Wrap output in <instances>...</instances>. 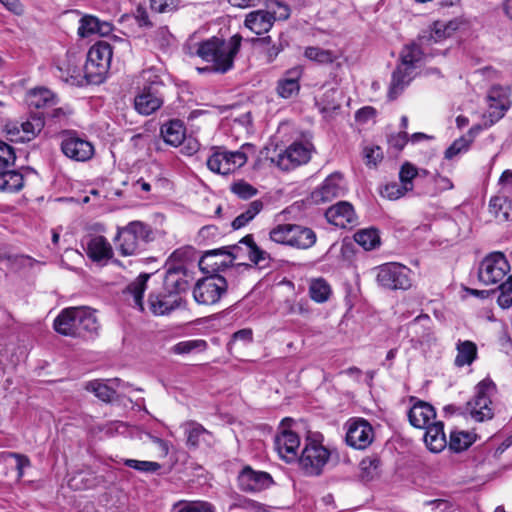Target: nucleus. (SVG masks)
Here are the masks:
<instances>
[{
	"mask_svg": "<svg viewBox=\"0 0 512 512\" xmlns=\"http://www.w3.org/2000/svg\"><path fill=\"white\" fill-rule=\"evenodd\" d=\"M113 47L106 41H98L91 46L84 65L85 77L89 82L100 83L109 71Z\"/></svg>",
	"mask_w": 512,
	"mask_h": 512,
	"instance_id": "6",
	"label": "nucleus"
},
{
	"mask_svg": "<svg viewBox=\"0 0 512 512\" xmlns=\"http://www.w3.org/2000/svg\"><path fill=\"white\" fill-rule=\"evenodd\" d=\"M510 270V264L501 252H493L486 256L479 266L478 278L485 284L500 282Z\"/></svg>",
	"mask_w": 512,
	"mask_h": 512,
	"instance_id": "12",
	"label": "nucleus"
},
{
	"mask_svg": "<svg viewBox=\"0 0 512 512\" xmlns=\"http://www.w3.org/2000/svg\"><path fill=\"white\" fill-rule=\"evenodd\" d=\"M135 110L141 114L148 116L157 111L162 105V98H133Z\"/></svg>",
	"mask_w": 512,
	"mask_h": 512,
	"instance_id": "46",
	"label": "nucleus"
},
{
	"mask_svg": "<svg viewBox=\"0 0 512 512\" xmlns=\"http://www.w3.org/2000/svg\"><path fill=\"white\" fill-rule=\"evenodd\" d=\"M265 158L269 159L272 163H275L283 170L288 169V166L284 164L285 158H288V147L279 145L276 142V138L265 147Z\"/></svg>",
	"mask_w": 512,
	"mask_h": 512,
	"instance_id": "41",
	"label": "nucleus"
},
{
	"mask_svg": "<svg viewBox=\"0 0 512 512\" xmlns=\"http://www.w3.org/2000/svg\"><path fill=\"white\" fill-rule=\"evenodd\" d=\"M208 348V344L204 339H190L176 343L171 347V352L176 355L190 354L193 352H204Z\"/></svg>",
	"mask_w": 512,
	"mask_h": 512,
	"instance_id": "43",
	"label": "nucleus"
},
{
	"mask_svg": "<svg viewBox=\"0 0 512 512\" xmlns=\"http://www.w3.org/2000/svg\"><path fill=\"white\" fill-rule=\"evenodd\" d=\"M160 135L166 144L178 147L186 139V127L181 120L172 119L161 126Z\"/></svg>",
	"mask_w": 512,
	"mask_h": 512,
	"instance_id": "26",
	"label": "nucleus"
},
{
	"mask_svg": "<svg viewBox=\"0 0 512 512\" xmlns=\"http://www.w3.org/2000/svg\"><path fill=\"white\" fill-rule=\"evenodd\" d=\"M237 484L243 492L258 493L270 488L274 480L268 472L254 470L250 465H245L237 476Z\"/></svg>",
	"mask_w": 512,
	"mask_h": 512,
	"instance_id": "17",
	"label": "nucleus"
},
{
	"mask_svg": "<svg viewBox=\"0 0 512 512\" xmlns=\"http://www.w3.org/2000/svg\"><path fill=\"white\" fill-rule=\"evenodd\" d=\"M230 191L243 200H248L258 193V190L245 180L234 182L230 187Z\"/></svg>",
	"mask_w": 512,
	"mask_h": 512,
	"instance_id": "52",
	"label": "nucleus"
},
{
	"mask_svg": "<svg viewBox=\"0 0 512 512\" xmlns=\"http://www.w3.org/2000/svg\"><path fill=\"white\" fill-rule=\"evenodd\" d=\"M417 175V168L413 164L405 162L400 168L399 180L406 188H408V190L411 191L413 189V179L416 178Z\"/></svg>",
	"mask_w": 512,
	"mask_h": 512,
	"instance_id": "55",
	"label": "nucleus"
},
{
	"mask_svg": "<svg viewBox=\"0 0 512 512\" xmlns=\"http://www.w3.org/2000/svg\"><path fill=\"white\" fill-rule=\"evenodd\" d=\"M86 389L93 392L103 402H110L116 393L113 388L99 380L88 382Z\"/></svg>",
	"mask_w": 512,
	"mask_h": 512,
	"instance_id": "49",
	"label": "nucleus"
},
{
	"mask_svg": "<svg viewBox=\"0 0 512 512\" xmlns=\"http://www.w3.org/2000/svg\"><path fill=\"white\" fill-rule=\"evenodd\" d=\"M135 85V96H156L166 93V85L161 76L152 69L142 71L136 78Z\"/></svg>",
	"mask_w": 512,
	"mask_h": 512,
	"instance_id": "20",
	"label": "nucleus"
},
{
	"mask_svg": "<svg viewBox=\"0 0 512 512\" xmlns=\"http://www.w3.org/2000/svg\"><path fill=\"white\" fill-rule=\"evenodd\" d=\"M228 282L220 274L207 275L199 279L193 288V298L199 305L212 306L227 294Z\"/></svg>",
	"mask_w": 512,
	"mask_h": 512,
	"instance_id": "9",
	"label": "nucleus"
},
{
	"mask_svg": "<svg viewBox=\"0 0 512 512\" xmlns=\"http://www.w3.org/2000/svg\"><path fill=\"white\" fill-rule=\"evenodd\" d=\"M475 441V438L468 432H451L449 440L450 450L459 453L467 450Z\"/></svg>",
	"mask_w": 512,
	"mask_h": 512,
	"instance_id": "45",
	"label": "nucleus"
},
{
	"mask_svg": "<svg viewBox=\"0 0 512 512\" xmlns=\"http://www.w3.org/2000/svg\"><path fill=\"white\" fill-rule=\"evenodd\" d=\"M45 126L44 113L40 111L31 112L28 118L21 123L7 121L3 125V133L8 141L12 143H28L34 140Z\"/></svg>",
	"mask_w": 512,
	"mask_h": 512,
	"instance_id": "7",
	"label": "nucleus"
},
{
	"mask_svg": "<svg viewBox=\"0 0 512 512\" xmlns=\"http://www.w3.org/2000/svg\"><path fill=\"white\" fill-rule=\"evenodd\" d=\"M328 223L341 228L352 229L358 225V217L350 202L339 201L330 206L325 212Z\"/></svg>",
	"mask_w": 512,
	"mask_h": 512,
	"instance_id": "18",
	"label": "nucleus"
},
{
	"mask_svg": "<svg viewBox=\"0 0 512 512\" xmlns=\"http://www.w3.org/2000/svg\"><path fill=\"white\" fill-rule=\"evenodd\" d=\"M9 456L15 458L17 477L18 479H21L24 476V468L29 467L31 465L30 459L26 455L15 452L9 453Z\"/></svg>",
	"mask_w": 512,
	"mask_h": 512,
	"instance_id": "64",
	"label": "nucleus"
},
{
	"mask_svg": "<svg viewBox=\"0 0 512 512\" xmlns=\"http://www.w3.org/2000/svg\"><path fill=\"white\" fill-rule=\"evenodd\" d=\"M186 425V445L189 449L196 450L200 443L205 441V436H211V432L196 421H188Z\"/></svg>",
	"mask_w": 512,
	"mask_h": 512,
	"instance_id": "37",
	"label": "nucleus"
},
{
	"mask_svg": "<svg viewBox=\"0 0 512 512\" xmlns=\"http://www.w3.org/2000/svg\"><path fill=\"white\" fill-rule=\"evenodd\" d=\"M274 20V15L269 11L256 10L246 16L245 25L255 34L261 35L271 29Z\"/></svg>",
	"mask_w": 512,
	"mask_h": 512,
	"instance_id": "30",
	"label": "nucleus"
},
{
	"mask_svg": "<svg viewBox=\"0 0 512 512\" xmlns=\"http://www.w3.org/2000/svg\"><path fill=\"white\" fill-rule=\"evenodd\" d=\"M446 38H448V36L445 31H443L442 27L438 26V21H435L429 30L423 31V33L418 37V40L421 45H427L428 47L431 44L441 42Z\"/></svg>",
	"mask_w": 512,
	"mask_h": 512,
	"instance_id": "47",
	"label": "nucleus"
},
{
	"mask_svg": "<svg viewBox=\"0 0 512 512\" xmlns=\"http://www.w3.org/2000/svg\"><path fill=\"white\" fill-rule=\"evenodd\" d=\"M175 512H216L215 507L207 501L180 500L173 505Z\"/></svg>",
	"mask_w": 512,
	"mask_h": 512,
	"instance_id": "44",
	"label": "nucleus"
},
{
	"mask_svg": "<svg viewBox=\"0 0 512 512\" xmlns=\"http://www.w3.org/2000/svg\"><path fill=\"white\" fill-rule=\"evenodd\" d=\"M292 418H290V454L297 455V449L300 446L301 433L293 429L294 426H298Z\"/></svg>",
	"mask_w": 512,
	"mask_h": 512,
	"instance_id": "63",
	"label": "nucleus"
},
{
	"mask_svg": "<svg viewBox=\"0 0 512 512\" xmlns=\"http://www.w3.org/2000/svg\"><path fill=\"white\" fill-rule=\"evenodd\" d=\"M410 402L413 405L408 411L409 423L414 428L425 429L431 424L430 421L436 417L434 407L430 403L419 400L414 396L410 397Z\"/></svg>",
	"mask_w": 512,
	"mask_h": 512,
	"instance_id": "22",
	"label": "nucleus"
},
{
	"mask_svg": "<svg viewBox=\"0 0 512 512\" xmlns=\"http://www.w3.org/2000/svg\"><path fill=\"white\" fill-rule=\"evenodd\" d=\"M408 191V188H406L401 182L398 183L394 181L385 184L380 190V193L383 197H386L389 200H397L404 196Z\"/></svg>",
	"mask_w": 512,
	"mask_h": 512,
	"instance_id": "53",
	"label": "nucleus"
},
{
	"mask_svg": "<svg viewBox=\"0 0 512 512\" xmlns=\"http://www.w3.org/2000/svg\"><path fill=\"white\" fill-rule=\"evenodd\" d=\"M60 147L66 157L77 162L88 161L95 153L93 144L72 130L63 131Z\"/></svg>",
	"mask_w": 512,
	"mask_h": 512,
	"instance_id": "11",
	"label": "nucleus"
},
{
	"mask_svg": "<svg viewBox=\"0 0 512 512\" xmlns=\"http://www.w3.org/2000/svg\"><path fill=\"white\" fill-rule=\"evenodd\" d=\"M488 108L483 114L485 127L489 128L504 117L508 109L511 107L509 98H487Z\"/></svg>",
	"mask_w": 512,
	"mask_h": 512,
	"instance_id": "31",
	"label": "nucleus"
},
{
	"mask_svg": "<svg viewBox=\"0 0 512 512\" xmlns=\"http://www.w3.org/2000/svg\"><path fill=\"white\" fill-rule=\"evenodd\" d=\"M317 235L312 228L290 224V247L307 250L315 245Z\"/></svg>",
	"mask_w": 512,
	"mask_h": 512,
	"instance_id": "25",
	"label": "nucleus"
},
{
	"mask_svg": "<svg viewBox=\"0 0 512 512\" xmlns=\"http://www.w3.org/2000/svg\"><path fill=\"white\" fill-rule=\"evenodd\" d=\"M16 161L14 148L0 140V169L13 166Z\"/></svg>",
	"mask_w": 512,
	"mask_h": 512,
	"instance_id": "57",
	"label": "nucleus"
},
{
	"mask_svg": "<svg viewBox=\"0 0 512 512\" xmlns=\"http://www.w3.org/2000/svg\"><path fill=\"white\" fill-rule=\"evenodd\" d=\"M312 134L304 132L300 139H296L290 144V168L306 164L311 159V153L314 146L311 142Z\"/></svg>",
	"mask_w": 512,
	"mask_h": 512,
	"instance_id": "23",
	"label": "nucleus"
},
{
	"mask_svg": "<svg viewBox=\"0 0 512 512\" xmlns=\"http://www.w3.org/2000/svg\"><path fill=\"white\" fill-rule=\"evenodd\" d=\"M247 155L242 151L217 150L207 159L210 171L228 175L247 163Z\"/></svg>",
	"mask_w": 512,
	"mask_h": 512,
	"instance_id": "13",
	"label": "nucleus"
},
{
	"mask_svg": "<svg viewBox=\"0 0 512 512\" xmlns=\"http://www.w3.org/2000/svg\"><path fill=\"white\" fill-rule=\"evenodd\" d=\"M153 239V230L149 224L131 221L124 227H118L114 241L119 254L127 257L143 252Z\"/></svg>",
	"mask_w": 512,
	"mask_h": 512,
	"instance_id": "4",
	"label": "nucleus"
},
{
	"mask_svg": "<svg viewBox=\"0 0 512 512\" xmlns=\"http://www.w3.org/2000/svg\"><path fill=\"white\" fill-rule=\"evenodd\" d=\"M274 449L282 460L288 462V417L280 422V432L274 437Z\"/></svg>",
	"mask_w": 512,
	"mask_h": 512,
	"instance_id": "42",
	"label": "nucleus"
},
{
	"mask_svg": "<svg viewBox=\"0 0 512 512\" xmlns=\"http://www.w3.org/2000/svg\"><path fill=\"white\" fill-rule=\"evenodd\" d=\"M471 144V139H468L465 135L455 139L452 144L445 150V159L451 160L458 154L467 152L470 149Z\"/></svg>",
	"mask_w": 512,
	"mask_h": 512,
	"instance_id": "51",
	"label": "nucleus"
},
{
	"mask_svg": "<svg viewBox=\"0 0 512 512\" xmlns=\"http://www.w3.org/2000/svg\"><path fill=\"white\" fill-rule=\"evenodd\" d=\"M25 185L24 175L15 169H0V193H18Z\"/></svg>",
	"mask_w": 512,
	"mask_h": 512,
	"instance_id": "29",
	"label": "nucleus"
},
{
	"mask_svg": "<svg viewBox=\"0 0 512 512\" xmlns=\"http://www.w3.org/2000/svg\"><path fill=\"white\" fill-rule=\"evenodd\" d=\"M191 277L186 266L182 263L167 262L162 288L170 294L181 297L190 286Z\"/></svg>",
	"mask_w": 512,
	"mask_h": 512,
	"instance_id": "15",
	"label": "nucleus"
},
{
	"mask_svg": "<svg viewBox=\"0 0 512 512\" xmlns=\"http://www.w3.org/2000/svg\"><path fill=\"white\" fill-rule=\"evenodd\" d=\"M500 294L497 303L501 308L507 309L512 306V275L499 286Z\"/></svg>",
	"mask_w": 512,
	"mask_h": 512,
	"instance_id": "54",
	"label": "nucleus"
},
{
	"mask_svg": "<svg viewBox=\"0 0 512 512\" xmlns=\"http://www.w3.org/2000/svg\"><path fill=\"white\" fill-rule=\"evenodd\" d=\"M355 242L364 250L371 251L381 245L380 232L375 227L364 228L354 234Z\"/></svg>",
	"mask_w": 512,
	"mask_h": 512,
	"instance_id": "36",
	"label": "nucleus"
},
{
	"mask_svg": "<svg viewBox=\"0 0 512 512\" xmlns=\"http://www.w3.org/2000/svg\"><path fill=\"white\" fill-rule=\"evenodd\" d=\"M364 159L367 166H376L383 159V152L379 146L364 148Z\"/></svg>",
	"mask_w": 512,
	"mask_h": 512,
	"instance_id": "60",
	"label": "nucleus"
},
{
	"mask_svg": "<svg viewBox=\"0 0 512 512\" xmlns=\"http://www.w3.org/2000/svg\"><path fill=\"white\" fill-rule=\"evenodd\" d=\"M124 464L129 468L145 473H155L161 468V465L158 462L141 461L136 459H126Z\"/></svg>",
	"mask_w": 512,
	"mask_h": 512,
	"instance_id": "56",
	"label": "nucleus"
},
{
	"mask_svg": "<svg viewBox=\"0 0 512 512\" xmlns=\"http://www.w3.org/2000/svg\"><path fill=\"white\" fill-rule=\"evenodd\" d=\"M304 430V448L297 458L300 470L307 476H319L328 463L331 453L323 445V435L307 429L305 423H300Z\"/></svg>",
	"mask_w": 512,
	"mask_h": 512,
	"instance_id": "3",
	"label": "nucleus"
},
{
	"mask_svg": "<svg viewBox=\"0 0 512 512\" xmlns=\"http://www.w3.org/2000/svg\"><path fill=\"white\" fill-rule=\"evenodd\" d=\"M413 70L407 66L398 65L392 74V81L389 87V96L403 92L404 88L413 78Z\"/></svg>",
	"mask_w": 512,
	"mask_h": 512,
	"instance_id": "34",
	"label": "nucleus"
},
{
	"mask_svg": "<svg viewBox=\"0 0 512 512\" xmlns=\"http://www.w3.org/2000/svg\"><path fill=\"white\" fill-rule=\"evenodd\" d=\"M489 212L498 222L512 219V201L505 196H493L489 201Z\"/></svg>",
	"mask_w": 512,
	"mask_h": 512,
	"instance_id": "33",
	"label": "nucleus"
},
{
	"mask_svg": "<svg viewBox=\"0 0 512 512\" xmlns=\"http://www.w3.org/2000/svg\"><path fill=\"white\" fill-rule=\"evenodd\" d=\"M241 36L234 35L228 41L212 37L199 43L196 54L206 62H211V68H198L200 73L208 70L225 73L233 66L234 57L241 45Z\"/></svg>",
	"mask_w": 512,
	"mask_h": 512,
	"instance_id": "1",
	"label": "nucleus"
},
{
	"mask_svg": "<svg viewBox=\"0 0 512 512\" xmlns=\"http://www.w3.org/2000/svg\"><path fill=\"white\" fill-rule=\"evenodd\" d=\"M376 281L389 290H408L412 286L411 270L405 265L389 262L377 268Z\"/></svg>",
	"mask_w": 512,
	"mask_h": 512,
	"instance_id": "10",
	"label": "nucleus"
},
{
	"mask_svg": "<svg viewBox=\"0 0 512 512\" xmlns=\"http://www.w3.org/2000/svg\"><path fill=\"white\" fill-rule=\"evenodd\" d=\"M496 389V384L490 378H485L476 385L475 395L467 402L466 407L473 420L484 422L494 417L491 396Z\"/></svg>",
	"mask_w": 512,
	"mask_h": 512,
	"instance_id": "8",
	"label": "nucleus"
},
{
	"mask_svg": "<svg viewBox=\"0 0 512 512\" xmlns=\"http://www.w3.org/2000/svg\"><path fill=\"white\" fill-rule=\"evenodd\" d=\"M151 274L141 273L134 281L129 283L125 290L124 294L133 297L134 306L137 307L141 312L144 311V292L147 288V282L150 279Z\"/></svg>",
	"mask_w": 512,
	"mask_h": 512,
	"instance_id": "32",
	"label": "nucleus"
},
{
	"mask_svg": "<svg viewBox=\"0 0 512 512\" xmlns=\"http://www.w3.org/2000/svg\"><path fill=\"white\" fill-rule=\"evenodd\" d=\"M226 253L224 246L205 251L199 260V268L208 275L220 274V272L231 268Z\"/></svg>",
	"mask_w": 512,
	"mask_h": 512,
	"instance_id": "21",
	"label": "nucleus"
},
{
	"mask_svg": "<svg viewBox=\"0 0 512 512\" xmlns=\"http://www.w3.org/2000/svg\"><path fill=\"white\" fill-rule=\"evenodd\" d=\"M226 249V258L231 268L237 270H249L253 265H260L267 260L269 255L261 249L254 241L252 234L242 237L237 244L224 246Z\"/></svg>",
	"mask_w": 512,
	"mask_h": 512,
	"instance_id": "5",
	"label": "nucleus"
},
{
	"mask_svg": "<svg viewBox=\"0 0 512 512\" xmlns=\"http://www.w3.org/2000/svg\"><path fill=\"white\" fill-rule=\"evenodd\" d=\"M179 0H150V8L157 13H169L178 8Z\"/></svg>",
	"mask_w": 512,
	"mask_h": 512,
	"instance_id": "59",
	"label": "nucleus"
},
{
	"mask_svg": "<svg viewBox=\"0 0 512 512\" xmlns=\"http://www.w3.org/2000/svg\"><path fill=\"white\" fill-rule=\"evenodd\" d=\"M381 461L377 456L365 457L360 462L361 477L363 480H372L378 475Z\"/></svg>",
	"mask_w": 512,
	"mask_h": 512,
	"instance_id": "48",
	"label": "nucleus"
},
{
	"mask_svg": "<svg viewBox=\"0 0 512 512\" xmlns=\"http://www.w3.org/2000/svg\"><path fill=\"white\" fill-rule=\"evenodd\" d=\"M345 187L343 177L340 173H332L324 179L319 187L313 190L306 201L310 204H324L333 199L343 196Z\"/></svg>",
	"mask_w": 512,
	"mask_h": 512,
	"instance_id": "16",
	"label": "nucleus"
},
{
	"mask_svg": "<svg viewBox=\"0 0 512 512\" xmlns=\"http://www.w3.org/2000/svg\"><path fill=\"white\" fill-rule=\"evenodd\" d=\"M425 429L424 442L427 448L433 453L443 451L447 445L443 422L437 421L431 423Z\"/></svg>",
	"mask_w": 512,
	"mask_h": 512,
	"instance_id": "28",
	"label": "nucleus"
},
{
	"mask_svg": "<svg viewBox=\"0 0 512 512\" xmlns=\"http://www.w3.org/2000/svg\"><path fill=\"white\" fill-rule=\"evenodd\" d=\"M425 47H427V45H421L419 40L417 43L405 45L400 53V65L415 69L417 63L425 56V52L423 51Z\"/></svg>",
	"mask_w": 512,
	"mask_h": 512,
	"instance_id": "35",
	"label": "nucleus"
},
{
	"mask_svg": "<svg viewBox=\"0 0 512 512\" xmlns=\"http://www.w3.org/2000/svg\"><path fill=\"white\" fill-rule=\"evenodd\" d=\"M264 208V203L260 200L250 202L245 211L240 213L233 221L232 228L234 230L241 229L249 224Z\"/></svg>",
	"mask_w": 512,
	"mask_h": 512,
	"instance_id": "40",
	"label": "nucleus"
},
{
	"mask_svg": "<svg viewBox=\"0 0 512 512\" xmlns=\"http://www.w3.org/2000/svg\"><path fill=\"white\" fill-rule=\"evenodd\" d=\"M408 141L409 137L406 131H400L398 133L392 134L388 138L389 146L398 152L404 149Z\"/></svg>",
	"mask_w": 512,
	"mask_h": 512,
	"instance_id": "61",
	"label": "nucleus"
},
{
	"mask_svg": "<svg viewBox=\"0 0 512 512\" xmlns=\"http://www.w3.org/2000/svg\"><path fill=\"white\" fill-rule=\"evenodd\" d=\"M270 239L278 244H288V224H280L270 231Z\"/></svg>",
	"mask_w": 512,
	"mask_h": 512,
	"instance_id": "62",
	"label": "nucleus"
},
{
	"mask_svg": "<svg viewBox=\"0 0 512 512\" xmlns=\"http://www.w3.org/2000/svg\"><path fill=\"white\" fill-rule=\"evenodd\" d=\"M113 31V25L107 21H101L95 16L85 15L79 21L78 35L82 38L97 34L107 36Z\"/></svg>",
	"mask_w": 512,
	"mask_h": 512,
	"instance_id": "24",
	"label": "nucleus"
},
{
	"mask_svg": "<svg viewBox=\"0 0 512 512\" xmlns=\"http://www.w3.org/2000/svg\"><path fill=\"white\" fill-rule=\"evenodd\" d=\"M457 355L455 364L458 367L471 365L477 358V346L470 340L459 341L456 346Z\"/></svg>",
	"mask_w": 512,
	"mask_h": 512,
	"instance_id": "39",
	"label": "nucleus"
},
{
	"mask_svg": "<svg viewBox=\"0 0 512 512\" xmlns=\"http://www.w3.org/2000/svg\"><path fill=\"white\" fill-rule=\"evenodd\" d=\"M86 254L93 262L109 260L113 257V249L108 240L101 235L89 239L86 246Z\"/></svg>",
	"mask_w": 512,
	"mask_h": 512,
	"instance_id": "27",
	"label": "nucleus"
},
{
	"mask_svg": "<svg viewBox=\"0 0 512 512\" xmlns=\"http://www.w3.org/2000/svg\"><path fill=\"white\" fill-rule=\"evenodd\" d=\"M61 72L60 77L67 83L71 85H76L79 83V79L81 77V67L72 63V60L68 61V66L66 69V74L63 71L62 67H58Z\"/></svg>",
	"mask_w": 512,
	"mask_h": 512,
	"instance_id": "58",
	"label": "nucleus"
},
{
	"mask_svg": "<svg viewBox=\"0 0 512 512\" xmlns=\"http://www.w3.org/2000/svg\"><path fill=\"white\" fill-rule=\"evenodd\" d=\"M309 295L314 302L325 303L332 295L331 285L323 277L311 279L309 284Z\"/></svg>",
	"mask_w": 512,
	"mask_h": 512,
	"instance_id": "38",
	"label": "nucleus"
},
{
	"mask_svg": "<svg viewBox=\"0 0 512 512\" xmlns=\"http://www.w3.org/2000/svg\"><path fill=\"white\" fill-rule=\"evenodd\" d=\"M346 444L357 450L368 448L374 440V429L364 418H351L346 423Z\"/></svg>",
	"mask_w": 512,
	"mask_h": 512,
	"instance_id": "14",
	"label": "nucleus"
},
{
	"mask_svg": "<svg viewBox=\"0 0 512 512\" xmlns=\"http://www.w3.org/2000/svg\"><path fill=\"white\" fill-rule=\"evenodd\" d=\"M305 56L312 61L319 64H329L336 59L335 54L330 50H325L319 47H308L305 50Z\"/></svg>",
	"mask_w": 512,
	"mask_h": 512,
	"instance_id": "50",
	"label": "nucleus"
},
{
	"mask_svg": "<svg viewBox=\"0 0 512 512\" xmlns=\"http://www.w3.org/2000/svg\"><path fill=\"white\" fill-rule=\"evenodd\" d=\"M54 330L68 337H85L96 333L99 324L93 311L86 307H67L61 310L53 322Z\"/></svg>",
	"mask_w": 512,
	"mask_h": 512,
	"instance_id": "2",
	"label": "nucleus"
},
{
	"mask_svg": "<svg viewBox=\"0 0 512 512\" xmlns=\"http://www.w3.org/2000/svg\"><path fill=\"white\" fill-rule=\"evenodd\" d=\"M181 301V297H176L161 288L149 293L148 309L154 316L169 315L180 306Z\"/></svg>",
	"mask_w": 512,
	"mask_h": 512,
	"instance_id": "19",
	"label": "nucleus"
}]
</instances>
